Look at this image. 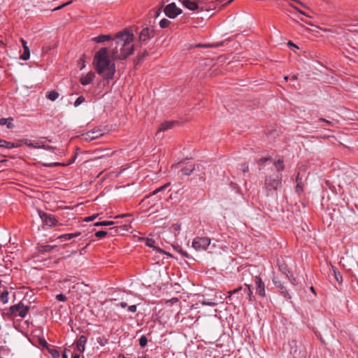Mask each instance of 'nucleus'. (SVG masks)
<instances>
[{
	"instance_id": "obj_1",
	"label": "nucleus",
	"mask_w": 358,
	"mask_h": 358,
	"mask_svg": "<svg viewBox=\"0 0 358 358\" xmlns=\"http://www.w3.org/2000/svg\"><path fill=\"white\" fill-rule=\"evenodd\" d=\"M134 34L127 29L115 34L113 42L115 45L111 51L110 56L114 60H123L134 52ZM113 45V43H112Z\"/></svg>"
},
{
	"instance_id": "obj_2",
	"label": "nucleus",
	"mask_w": 358,
	"mask_h": 358,
	"mask_svg": "<svg viewBox=\"0 0 358 358\" xmlns=\"http://www.w3.org/2000/svg\"><path fill=\"white\" fill-rule=\"evenodd\" d=\"M94 64L98 74L106 80L113 79L115 73V65L109 59L107 48H101L94 55Z\"/></svg>"
},
{
	"instance_id": "obj_3",
	"label": "nucleus",
	"mask_w": 358,
	"mask_h": 358,
	"mask_svg": "<svg viewBox=\"0 0 358 358\" xmlns=\"http://www.w3.org/2000/svg\"><path fill=\"white\" fill-rule=\"evenodd\" d=\"M281 185V179L280 178H273L271 176L265 178L264 187L267 196H273L275 194L278 187Z\"/></svg>"
},
{
	"instance_id": "obj_4",
	"label": "nucleus",
	"mask_w": 358,
	"mask_h": 358,
	"mask_svg": "<svg viewBox=\"0 0 358 358\" xmlns=\"http://www.w3.org/2000/svg\"><path fill=\"white\" fill-rule=\"evenodd\" d=\"M29 309L30 307L29 306H24L22 302H20L17 304L11 306L9 308L8 313L12 315L19 316L24 318L27 315Z\"/></svg>"
},
{
	"instance_id": "obj_5",
	"label": "nucleus",
	"mask_w": 358,
	"mask_h": 358,
	"mask_svg": "<svg viewBox=\"0 0 358 358\" xmlns=\"http://www.w3.org/2000/svg\"><path fill=\"white\" fill-rule=\"evenodd\" d=\"M210 244V239L208 237H196L192 241V247L196 251L206 250Z\"/></svg>"
},
{
	"instance_id": "obj_6",
	"label": "nucleus",
	"mask_w": 358,
	"mask_h": 358,
	"mask_svg": "<svg viewBox=\"0 0 358 358\" xmlns=\"http://www.w3.org/2000/svg\"><path fill=\"white\" fill-rule=\"evenodd\" d=\"M155 35V30L153 27L143 28L139 34V42L146 43Z\"/></svg>"
},
{
	"instance_id": "obj_7",
	"label": "nucleus",
	"mask_w": 358,
	"mask_h": 358,
	"mask_svg": "<svg viewBox=\"0 0 358 358\" xmlns=\"http://www.w3.org/2000/svg\"><path fill=\"white\" fill-rule=\"evenodd\" d=\"M37 212L44 224L49 226V227H52V226L57 225V220L55 218V217L53 215L43 212V210H41L40 209H38Z\"/></svg>"
},
{
	"instance_id": "obj_8",
	"label": "nucleus",
	"mask_w": 358,
	"mask_h": 358,
	"mask_svg": "<svg viewBox=\"0 0 358 358\" xmlns=\"http://www.w3.org/2000/svg\"><path fill=\"white\" fill-rule=\"evenodd\" d=\"M164 12L167 17L173 19L182 13V10L175 3H171L165 6Z\"/></svg>"
},
{
	"instance_id": "obj_9",
	"label": "nucleus",
	"mask_w": 358,
	"mask_h": 358,
	"mask_svg": "<svg viewBox=\"0 0 358 358\" xmlns=\"http://www.w3.org/2000/svg\"><path fill=\"white\" fill-rule=\"evenodd\" d=\"M272 281L275 287L278 289V291L284 298H285L286 299H290L292 298L291 295L289 294L286 287L280 280H279L276 278H273L272 279Z\"/></svg>"
},
{
	"instance_id": "obj_10",
	"label": "nucleus",
	"mask_w": 358,
	"mask_h": 358,
	"mask_svg": "<svg viewBox=\"0 0 358 358\" xmlns=\"http://www.w3.org/2000/svg\"><path fill=\"white\" fill-rule=\"evenodd\" d=\"M255 285H256V292L257 294L262 297L264 298L266 296V292H265V285L264 282L262 281V278L259 276H256L255 279Z\"/></svg>"
},
{
	"instance_id": "obj_11",
	"label": "nucleus",
	"mask_w": 358,
	"mask_h": 358,
	"mask_svg": "<svg viewBox=\"0 0 358 358\" xmlns=\"http://www.w3.org/2000/svg\"><path fill=\"white\" fill-rule=\"evenodd\" d=\"M139 240L141 241H144L145 244L149 247L153 248L155 250L159 253H165V252L161 249L160 248L157 247L155 243L156 241L152 238H139Z\"/></svg>"
},
{
	"instance_id": "obj_12",
	"label": "nucleus",
	"mask_w": 358,
	"mask_h": 358,
	"mask_svg": "<svg viewBox=\"0 0 358 358\" xmlns=\"http://www.w3.org/2000/svg\"><path fill=\"white\" fill-rule=\"evenodd\" d=\"M182 4L190 10H195L199 8L198 3L194 0H179Z\"/></svg>"
},
{
	"instance_id": "obj_13",
	"label": "nucleus",
	"mask_w": 358,
	"mask_h": 358,
	"mask_svg": "<svg viewBox=\"0 0 358 358\" xmlns=\"http://www.w3.org/2000/svg\"><path fill=\"white\" fill-rule=\"evenodd\" d=\"M20 41L22 44V47L24 49V52H23L22 55H21L20 59H22V60H27L30 57L29 48L27 46V43L25 40H24L23 38H21Z\"/></svg>"
},
{
	"instance_id": "obj_14",
	"label": "nucleus",
	"mask_w": 358,
	"mask_h": 358,
	"mask_svg": "<svg viewBox=\"0 0 358 358\" xmlns=\"http://www.w3.org/2000/svg\"><path fill=\"white\" fill-rule=\"evenodd\" d=\"M86 343L87 337L83 335L80 336L76 342V348L79 352H83L85 351V345Z\"/></svg>"
},
{
	"instance_id": "obj_15",
	"label": "nucleus",
	"mask_w": 358,
	"mask_h": 358,
	"mask_svg": "<svg viewBox=\"0 0 358 358\" xmlns=\"http://www.w3.org/2000/svg\"><path fill=\"white\" fill-rule=\"evenodd\" d=\"M94 73H92V72H90L89 73H87V75L85 76H83L80 78V83L83 85H89L90 83H92V81L94 80Z\"/></svg>"
},
{
	"instance_id": "obj_16",
	"label": "nucleus",
	"mask_w": 358,
	"mask_h": 358,
	"mask_svg": "<svg viewBox=\"0 0 358 358\" xmlns=\"http://www.w3.org/2000/svg\"><path fill=\"white\" fill-rule=\"evenodd\" d=\"M102 135H103V134L99 131H90L86 133L85 134H84L83 136L85 137V138L86 140L92 141V140L99 138V136H101Z\"/></svg>"
},
{
	"instance_id": "obj_17",
	"label": "nucleus",
	"mask_w": 358,
	"mask_h": 358,
	"mask_svg": "<svg viewBox=\"0 0 358 358\" xmlns=\"http://www.w3.org/2000/svg\"><path fill=\"white\" fill-rule=\"evenodd\" d=\"M175 123L176 122L173 121H169L162 123L156 135L159 136L161 131H164L169 129H171Z\"/></svg>"
},
{
	"instance_id": "obj_18",
	"label": "nucleus",
	"mask_w": 358,
	"mask_h": 358,
	"mask_svg": "<svg viewBox=\"0 0 358 358\" xmlns=\"http://www.w3.org/2000/svg\"><path fill=\"white\" fill-rule=\"evenodd\" d=\"M289 345L292 348V349L290 350V353L293 355L294 358H301V357H303L304 355L303 353V355H301V351H299V352H297L296 341H292L289 343Z\"/></svg>"
},
{
	"instance_id": "obj_19",
	"label": "nucleus",
	"mask_w": 358,
	"mask_h": 358,
	"mask_svg": "<svg viewBox=\"0 0 358 358\" xmlns=\"http://www.w3.org/2000/svg\"><path fill=\"white\" fill-rule=\"evenodd\" d=\"M20 145L17 143L6 141L3 139H0V148L10 149L13 148H17Z\"/></svg>"
},
{
	"instance_id": "obj_20",
	"label": "nucleus",
	"mask_w": 358,
	"mask_h": 358,
	"mask_svg": "<svg viewBox=\"0 0 358 358\" xmlns=\"http://www.w3.org/2000/svg\"><path fill=\"white\" fill-rule=\"evenodd\" d=\"M76 158V155L73 156L71 159L69 160V162L66 164H62V163H59V162H55V163H50V164H43V165L46 167H52V166H68V165H70L72 163L74 162L75 159Z\"/></svg>"
},
{
	"instance_id": "obj_21",
	"label": "nucleus",
	"mask_w": 358,
	"mask_h": 358,
	"mask_svg": "<svg viewBox=\"0 0 358 358\" xmlns=\"http://www.w3.org/2000/svg\"><path fill=\"white\" fill-rule=\"evenodd\" d=\"M112 38L110 35H100L92 38V41L96 43H104L110 41Z\"/></svg>"
},
{
	"instance_id": "obj_22",
	"label": "nucleus",
	"mask_w": 358,
	"mask_h": 358,
	"mask_svg": "<svg viewBox=\"0 0 358 358\" xmlns=\"http://www.w3.org/2000/svg\"><path fill=\"white\" fill-rule=\"evenodd\" d=\"M55 247H56V245H39L37 248H38V250L39 252L46 253V252H50Z\"/></svg>"
},
{
	"instance_id": "obj_23",
	"label": "nucleus",
	"mask_w": 358,
	"mask_h": 358,
	"mask_svg": "<svg viewBox=\"0 0 358 358\" xmlns=\"http://www.w3.org/2000/svg\"><path fill=\"white\" fill-rule=\"evenodd\" d=\"M80 235V232H75L71 234H65L59 236L58 238L64 239V240H70L73 238L78 237Z\"/></svg>"
},
{
	"instance_id": "obj_24",
	"label": "nucleus",
	"mask_w": 358,
	"mask_h": 358,
	"mask_svg": "<svg viewBox=\"0 0 358 358\" xmlns=\"http://www.w3.org/2000/svg\"><path fill=\"white\" fill-rule=\"evenodd\" d=\"M278 265L279 270L284 274L287 275V274L289 273L287 266L284 263H280L279 260H278Z\"/></svg>"
},
{
	"instance_id": "obj_25",
	"label": "nucleus",
	"mask_w": 358,
	"mask_h": 358,
	"mask_svg": "<svg viewBox=\"0 0 358 358\" xmlns=\"http://www.w3.org/2000/svg\"><path fill=\"white\" fill-rule=\"evenodd\" d=\"M334 278L338 283H341L343 281V277L341 273L336 269V268L332 266Z\"/></svg>"
},
{
	"instance_id": "obj_26",
	"label": "nucleus",
	"mask_w": 358,
	"mask_h": 358,
	"mask_svg": "<svg viewBox=\"0 0 358 358\" xmlns=\"http://www.w3.org/2000/svg\"><path fill=\"white\" fill-rule=\"evenodd\" d=\"M59 94L57 92L52 90L48 93L47 98L50 101H54L59 97Z\"/></svg>"
},
{
	"instance_id": "obj_27",
	"label": "nucleus",
	"mask_w": 358,
	"mask_h": 358,
	"mask_svg": "<svg viewBox=\"0 0 358 358\" xmlns=\"http://www.w3.org/2000/svg\"><path fill=\"white\" fill-rule=\"evenodd\" d=\"M12 119L8 118H1L0 119V125H6L8 129H10L13 127L11 123Z\"/></svg>"
},
{
	"instance_id": "obj_28",
	"label": "nucleus",
	"mask_w": 358,
	"mask_h": 358,
	"mask_svg": "<svg viewBox=\"0 0 358 358\" xmlns=\"http://www.w3.org/2000/svg\"><path fill=\"white\" fill-rule=\"evenodd\" d=\"M120 231H121L120 227H111L109 229V230L108 231V234L113 236L119 234L120 233Z\"/></svg>"
},
{
	"instance_id": "obj_29",
	"label": "nucleus",
	"mask_w": 358,
	"mask_h": 358,
	"mask_svg": "<svg viewBox=\"0 0 358 358\" xmlns=\"http://www.w3.org/2000/svg\"><path fill=\"white\" fill-rule=\"evenodd\" d=\"M194 169H195L194 166H190L189 167H185L182 169L181 172L183 175L189 176L193 173Z\"/></svg>"
},
{
	"instance_id": "obj_30",
	"label": "nucleus",
	"mask_w": 358,
	"mask_h": 358,
	"mask_svg": "<svg viewBox=\"0 0 358 358\" xmlns=\"http://www.w3.org/2000/svg\"><path fill=\"white\" fill-rule=\"evenodd\" d=\"M274 165L276 167L278 171H282L285 168L284 162L282 159H278L274 162Z\"/></svg>"
},
{
	"instance_id": "obj_31",
	"label": "nucleus",
	"mask_w": 358,
	"mask_h": 358,
	"mask_svg": "<svg viewBox=\"0 0 358 358\" xmlns=\"http://www.w3.org/2000/svg\"><path fill=\"white\" fill-rule=\"evenodd\" d=\"M170 185H171L170 182H167L166 184L164 185L163 186L154 190L150 195H155L159 192H162L164 191L170 186Z\"/></svg>"
},
{
	"instance_id": "obj_32",
	"label": "nucleus",
	"mask_w": 358,
	"mask_h": 358,
	"mask_svg": "<svg viewBox=\"0 0 358 358\" xmlns=\"http://www.w3.org/2000/svg\"><path fill=\"white\" fill-rule=\"evenodd\" d=\"M115 222L113 221H102L97 222L94 224V226L99 227V226H111L113 225Z\"/></svg>"
},
{
	"instance_id": "obj_33",
	"label": "nucleus",
	"mask_w": 358,
	"mask_h": 358,
	"mask_svg": "<svg viewBox=\"0 0 358 358\" xmlns=\"http://www.w3.org/2000/svg\"><path fill=\"white\" fill-rule=\"evenodd\" d=\"M1 301L3 303H6L8 301V291H3L0 296Z\"/></svg>"
},
{
	"instance_id": "obj_34",
	"label": "nucleus",
	"mask_w": 358,
	"mask_h": 358,
	"mask_svg": "<svg viewBox=\"0 0 358 358\" xmlns=\"http://www.w3.org/2000/svg\"><path fill=\"white\" fill-rule=\"evenodd\" d=\"M24 143L30 148H41V145L38 143H31L28 139L24 140Z\"/></svg>"
},
{
	"instance_id": "obj_35",
	"label": "nucleus",
	"mask_w": 358,
	"mask_h": 358,
	"mask_svg": "<svg viewBox=\"0 0 358 358\" xmlns=\"http://www.w3.org/2000/svg\"><path fill=\"white\" fill-rule=\"evenodd\" d=\"M171 24V21L168 19L164 18L159 22L161 28H166Z\"/></svg>"
},
{
	"instance_id": "obj_36",
	"label": "nucleus",
	"mask_w": 358,
	"mask_h": 358,
	"mask_svg": "<svg viewBox=\"0 0 358 358\" xmlns=\"http://www.w3.org/2000/svg\"><path fill=\"white\" fill-rule=\"evenodd\" d=\"M49 353L51 355L52 358H59V352L56 349H48Z\"/></svg>"
},
{
	"instance_id": "obj_37",
	"label": "nucleus",
	"mask_w": 358,
	"mask_h": 358,
	"mask_svg": "<svg viewBox=\"0 0 358 358\" xmlns=\"http://www.w3.org/2000/svg\"><path fill=\"white\" fill-rule=\"evenodd\" d=\"M148 343V338L145 336L143 335L139 339V345L141 347H145Z\"/></svg>"
},
{
	"instance_id": "obj_38",
	"label": "nucleus",
	"mask_w": 358,
	"mask_h": 358,
	"mask_svg": "<svg viewBox=\"0 0 358 358\" xmlns=\"http://www.w3.org/2000/svg\"><path fill=\"white\" fill-rule=\"evenodd\" d=\"M203 305H206V306H215L217 304V302L216 301H214L213 300H203L202 301V303H201Z\"/></svg>"
},
{
	"instance_id": "obj_39",
	"label": "nucleus",
	"mask_w": 358,
	"mask_h": 358,
	"mask_svg": "<svg viewBox=\"0 0 358 358\" xmlns=\"http://www.w3.org/2000/svg\"><path fill=\"white\" fill-rule=\"evenodd\" d=\"M108 234V231H99L95 233V236L96 238H103Z\"/></svg>"
},
{
	"instance_id": "obj_40",
	"label": "nucleus",
	"mask_w": 358,
	"mask_h": 358,
	"mask_svg": "<svg viewBox=\"0 0 358 358\" xmlns=\"http://www.w3.org/2000/svg\"><path fill=\"white\" fill-rule=\"evenodd\" d=\"M286 276L287 277V278L289 280V281L291 282V283L292 285H298V283H299L298 280L293 275L287 274Z\"/></svg>"
},
{
	"instance_id": "obj_41",
	"label": "nucleus",
	"mask_w": 358,
	"mask_h": 358,
	"mask_svg": "<svg viewBox=\"0 0 358 358\" xmlns=\"http://www.w3.org/2000/svg\"><path fill=\"white\" fill-rule=\"evenodd\" d=\"M38 343L41 346H42L43 348H46V349H49L48 348V343H47V341H45V338H39L38 340Z\"/></svg>"
},
{
	"instance_id": "obj_42",
	"label": "nucleus",
	"mask_w": 358,
	"mask_h": 358,
	"mask_svg": "<svg viewBox=\"0 0 358 358\" xmlns=\"http://www.w3.org/2000/svg\"><path fill=\"white\" fill-rule=\"evenodd\" d=\"M175 249L179 252L180 253L183 257H186V258H189V255L187 254V252L186 251H185L184 250H182L180 247L178 246V247H176Z\"/></svg>"
},
{
	"instance_id": "obj_43",
	"label": "nucleus",
	"mask_w": 358,
	"mask_h": 358,
	"mask_svg": "<svg viewBox=\"0 0 358 358\" xmlns=\"http://www.w3.org/2000/svg\"><path fill=\"white\" fill-rule=\"evenodd\" d=\"M85 101V98L84 96H80L77 98V99L76 100V101L74 102V106L76 107L78 106L79 105H80L82 103H83Z\"/></svg>"
},
{
	"instance_id": "obj_44",
	"label": "nucleus",
	"mask_w": 358,
	"mask_h": 358,
	"mask_svg": "<svg viewBox=\"0 0 358 358\" xmlns=\"http://www.w3.org/2000/svg\"><path fill=\"white\" fill-rule=\"evenodd\" d=\"M241 289H242V287H238V288H236V289H233V290H231V291L228 292V294H229V295H228V298H229V299H231V296H232V295H234V294H235L238 293V292L239 291H241Z\"/></svg>"
},
{
	"instance_id": "obj_45",
	"label": "nucleus",
	"mask_w": 358,
	"mask_h": 358,
	"mask_svg": "<svg viewBox=\"0 0 358 358\" xmlns=\"http://www.w3.org/2000/svg\"><path fill=\"white\" fill-rule=\"evenodd\" d=\"M56 299L59 301L64 302L67 300V298L64 294H59L56 295Z\"/></svg>"
},
{
	"instance_id": "obj_46",
	"label": "nucleus",
	"mask_w": 358,
	"mask_h": 358,
	"mask_svg": "<svg viewBox=\"0 0 358 358\" xmlns=\"http://www.w3.org/2000/svg\"><path fill=\"white\" fill-rule=\"evenodd\" d=\"M162 6L152 10L153 16L155 17H158L159 16L162 10Z\"/></svg>"
},
{
	"instance_id": "obj_47",
	"label": "nucleus",
	"mask_w": 358,
	"mask_h": 358,
	"mask_svg": "<svg viewBox=\"0 0 358 358\" xmlns=\"http://www.w3.org/2000/svg\"><path fill=\"white\" fill-rule=\"evenodd\" d=\"M267 161H271V157H262V158L259 159L258 164L262 165L263 164H264Z\"/></svg>"
},
{
	"instance_id": "obj_48",
	"label": "nucleus",
	"mask_w": 358,
	"mask_h": 358,
	"mask_svg": "<svg viewBox=\"0 0 358 358\" xmlns=\"http://www.w3.org/2000/svg\"><path fill=\"white\" fill-rule=\"evenodd\" d=\"M98 216V214H94L92 216L87 217L84 219V221L85 222H90L94 220L96 217Z\"/></svg>"
},
{
	"instance_id": "obj_49",
	"label": "nucleus",
	"mask_w": 358,
	"mask_h": 358,
	"mask_svg": "<svg viewBox=\"0 0 358 358\" xmlns=\"http://www.w3.org/2000/svg\"><path fill=\"white\" fill-rule=\"evenodd\" d=\"M136 305H131L128 306V310L131 313H135L136 311Z\"/></svg>"
},
{
	"instance_id": "obj_50",
	"label": "nucleus",
	"mask_w": 358,
	"mask_h": 358,
	"mask_svg": "<svg viewBox=\"0 0 358 358\" xmlns=\"http://www.w3.org/2000/svg\"><path fill=\"white\" fill-rule=\"evenodd\" d=\"M247 287H248V295L249 296V299L250 300H252V289H251V286L250 285H246Z\"/></svg>"
},
{
	"instance_id": "obj_51",
	"label": "nucleus",
	"mask_w": 358,
	"mask_h": 358,
	"mask_svg": "<svg viewBox=\"0 0 358 358\" xmlns=\"http://www.w3.org/2000/svg\"><path fill=\"white\" fill-rule=\"evenodd\" d=\"M242 170H243V171L244 173L248 172V170H249L248 166V165H246V164H243V169H242Z\"/></svg>"
},
{
	"instance_id": "obj_52",
	"label": "nucleus",
	"mask_w": 358,
	"mask_h": 358,
	"mask_svg": "<svg viewBox=\"0 0 358 358\" xmlns=\"http://www.w3.org/2000/svg\"><path fill=\"white\" fill-rule=\"evenodd\" d=\"M318 120H319L320 122H326V123H327V124H331V122H330V121H329V120H326V119H324V118H320Z\"/></svg>"
},
{
	"instance_id": "obj_53",
	"label": "nucleus",
	"mask_w": 358,
	"mask_h": 358,
	"mask_svg": "<svg viewBox=\"0 0 358 358\" xmlns=\"http://www.w3.org/2000/svg\"><path fill=\"white\" fill-rule=\"evenodd\" d=\"M67 351L70 352V350H67L66 349L64 350V352L62 354V358H68V355L66 354Z\"/></svg>"
},
{
	"instance_id": "obj_54",
	"label": "nucleus",
	"mask_w": 358,
	"mask_h": 358,
	"mask_svg": "<svg viewBox=\"0 0 358 358\" xmlns=\"http://www.w3.org/2000/svg\"><path fill=\"white\" fill-rule=\"evenodd\" d=\"M120 306L122 308H124L127 306V303L126 302L122 301V302H120Z\"/></svg>"
},
{
	"instance_id": "obj_55",
	"label": "nucleus",
	"mask_w": 358,
	"mask_h": 358,
	"mask_svg": "<svg viewBox=\"0 0 358 358\" xmlns=\"http://www.w3.org/2000/svg\"><path fill=\"white\" fill-rule=\"evenodd\" d=\"M41 148H43L45 150H50V149H52V147L50 145H42V146H41Z\"/></svg>"
},
{
	"instance_id": "obj_56",
	"label": "nucleus",
	"mask_w": 358,
	"mask_h": 358,
	"mask_svg": "<svg viewBox=\"0 0 358 358\" xmlns=\"http://www.w3.org/2000/svg\"><path fill=\"white\" fill-rule=\"evenodd\" d=\"M65 6H66V4H64V3H63L62 5H61V6H59L57 7L56 8H55V9H54V10H60L61 8H64V7H65Z\"/></svg>"
},
{
	"instance_id": "obj_57",
	"label": "nucleus",
	"mask_w": 358,
	"mask_h": 358,
	"mask_svg": "<svg viewBox=\"0 0 358 358\" xmlns=\"http://www.w3.org/2000/svg\"><path fill=\"white\" fill-rule=\"evenodd\" d=\"M297 12H299L300 14L301 15H303L305 16H308L303 11L299 10V9H296Z\"/></svg>"
},
{
	"instance_id": "obj_58",
	"label": "nucleus",
	"mask_w": 358,
	"mask_h": 358,
	"mask_svg": "<svg viewBox=\"0 0 358 358\" xmlns=\"http://www.w3.org/2000/svg\"><path fill=\"white\" fill-rule=\"evenodd\" d=\"M73 358H80V356L78 354L75 355Z\"/></svg>"
},
{
	"instance_id": "obj_59",
	"label": "nucleus",
	"mask_w": 358,
	"mask_h": 358,
	"mask_svg": "<svg viewBox=\"0 0 358 358\" xmlns=\"http://www.w3.org/2000/svg\"><path fill=\"white\" fill-rule=\"evenodd\" d=\"M310 290H311V292H312L313 293L315 294V289H314V287H310Z\"/></svg>"
},
{
	"instance_id": "obj_60",
	"label": "nucleus",
	"mask_w": 358,
	"mask_h": 358,
	"mask_svg": "<svg viewBox=\"0 0 358 358\" xmlns=\"http://www.w3.org/2000/svg\"><path fill=\"white\" fill-rule=\"evenodd\" d=\"M71 3H72V1H68L66 3H64V4H66V6H67V5L71 4Z\"/></svg>"
},
{
	"instance_id": "obj_61",
	"label": "nucleus",
	"mask_w": 358,
	"mask_h": 358,
	"mask_svg": "<svg viewBox=\"0 0 358 358\" xmlns=\"http://www.w3.org/2000/svg\"><path fill=\"white\" fill-rule=\"evenodd\" d=\"M300 20L303 22H305L306 24H310V23H308V22L305 21L303 18H300Z\"/></svg>"
},
{
	"instance_id": "obj_62",
	"label": "nucleus",
	"mask_w": 358,
	"mask_h": 358,
	"mask_svg": "<svg viewBox=\"0 0 358 358\" xmlns=\"http://www.w3.org/2000/svg\"><path fill=\"white\" fill-rule=\"evenodd\" d=\"M6 160L5 159H0V163H2V162H6Z\"/></svg>"
},
{
	"instance_id": "obj_63",
	"label": "nucleus",
	"mask_w": 358,
	"mask_h": 358,
	"mask_svg": "<svg viewBox=\"0 0 358 358\" xmlns=\"http://www.w3.org/2000/svg\"><path fill=\"white\" fill-rule=\"evenodd\" d=\"M138 358H149V357H147L146 356H143V357H138Z\"/></svg>"
},
{
	"instance_id": "obj_64",
	"label": "nucleus",
	"mask_w": 358,
	"mask_h": 358,
	"mask_svg": "<svg viewBox=\"0 0 358 358\" xmlns=\"http://www.w3.org/2000/svg\"><path fill=\"white\" fill-rule=\"evenodd\" d=\"M292 79H293V80L296 79V76H292Z\"/></svg>"
}]
</instances>
